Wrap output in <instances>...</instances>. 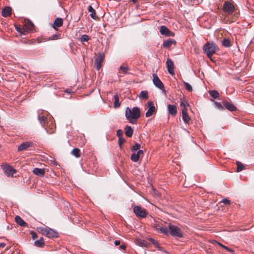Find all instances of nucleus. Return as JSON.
Masks as SVG:
<instances>
[{
  "instance_id": "nucleus-1",
  "label": "nucleus",
  "mask_w": 254,
  "mask_h": 254,
  "mask_svg": "<svg viewBox=\"0 0 254 254\" xmlns=\"http://www.w3.org/2000/svg\"><path fill=\"white\" fill-rule=\"evenodd\" d=\"M125 116L129 123L135 124L140 116V109L137 107H134L131 110L129 107H127Z\"/></svg>"
},
{
  "instance_id": "nucleus-2",
  "label": "nucleus",
  "mask_w": 254,
  "mask_h": 254,
  "mask_svg": "<svg viewBox=\"0 0 254 254\" xmlns=\"http://www.w3.org/2000/svg\"><path fill=\"white\" fill-rule=\"evenodd\" d=\"M204 53L207 56L212 60V56L219 50L218 46L214 42H207L203 47Z\"/></svg>"
},
{
  "instance_id": "nucleus-3",
  "label": "nucleus",
  "mask_w": 254,
  "mask_h": 254,
  "mask_svg": "<svg viewBox=\"0 0 254 254\" xmlns=\"http://www.w3.org/2000/svg\"><path fill=\"white\" fill-rule=\"evenodd\" d=\"M38 231L42 234L45 235L49 238L53 239L58 237V232L56 230L48 227H39L38 228Z\"/></svg>"
},
{
  "instance_id": "nucleus-4",
  "label": "nucleus",
  "mask_w": 254,
  "mask_h": 254,
  "mask_svg": "<svg viewBox=\"0 0 254 254\" xmlns=\"http://www.w3.org/2000/svg\"><path fill=\"white\" fill-rule=\"evenodd\" d=\"M169 235L174 237L182 238L183 235L180 228L171 224L168 225Z\"/></svg>"
},
{
  "instance_id": "nucleus-5",
  "label": "nucleus",
  "mask_w": 254,
  "mask_h": 254,
  "mask_svg": "<svg viewBox=\"0 0 254 254\" xmlns=\"http://www.w3.org/2000/svg\"><path fill=\"white\" fill-rule=\"evenodd\" d=\"M38 119L42 127L45 128L46 132L48 133H52L54 132L53 130L47 129L46 128V124L48 123V119L45 115L42 114V112H38Z\"/></svg>"
},
{
  "instance_id": "nucleus-6",
  "label": "nucleus",
  "mask_w": 254,
  "mask_h": 254,
  "mask_svg": "<svg viewBox=\"0 0 254 254\" xmlns=\"http://www.w3.org/2000/svg\"><path fill=\"white\" fill-rule=\"evenodd\" d=\"M235 9V7L233 4L229 1H226L223 4V11L228 14L231 15Z\"/></svg>"
},
{
  "instance_id": "nucleus-7",
  "label": "nucleus",
  "mask_w": 254,
  "mask_h": 254,
  "mask_svg": "<svg viewBox=\"0 0 254 254\" xmlns=\"http://www.w3.org/2000/svg\"><path fill=\"white\" fill-rule=\"evenodd\" d=\"M133 212L138 217L145 218L147 214L146 210L140 206H134L133 207Z\"/></svg>"
},
{
  "instance_id": "nucleus-8",
  "label": "nucleus",
  "mask_w": 254,
  "mask_h": 254,
  "mask_svg": "<svg viewBox=\"0 0 254 254\" xmlns=\"http://www.w3.org/2000/svg\"><path fill=\"white\" fill-rule=\"evenodd\" d=\"M105 58V55L103 53H99L95 60V65L96 69L99 70L101 66V63Z\"/></svg>"
},
{
  "instance_id": "nucleus-9",
  "label": "nucleus",
  "mask_w": 254,
  "mask_h": 254,
  "mask_svg": "<svg viewBox=\"0 0 254 254\" xmlns=\"http://www.w3.org/2000/svg\"><path fill=\"white\" fill-rule=\"evenodd\" d=\"M153 82L154 85L159 89H163L164 88V84L156 74H153Z\"/></svg>"
},
{
  "instance_id": "nucleus-10",
  "label": "nucleus",
  "mask_w": 254,
  "mask_h": 254,
  "mask_svg": "<svg viewBox=\"0 0 254 254\" xmlns=\"http://www.w3.org/2000/svg\"><path fill=\"white\" fill-rule=\"evenodd\" d=\"M148 109L145 113L146 117H150L155 112L156 108L154 105V103L152 101H149L147 103Z\"/></svg>"
},
{
  "instance_id": "nucleus-11",
  "label": "nucleus",
  "mask_w": 254,
  "mask_h": 254,
  "mask_svg": "<svg viewBox=\"0 0 254 254\" xmlns=\"http://www.w3.org/2000/svg\"><path fill=\"white\" fill-rule=\"evenodd\" d=\"M166 66L168 72L172 75L175 74L174 72V64L173 62L170 59L168 58L166 61Z\"/></svg>"
},
{
  "instance_id": "nucleus-12",
  "label": "nucleus",
  "mask_w": 254,
  "mask_h": 254,
  "mask_svg": "<svg viewBox=\"0 0 254 254\" xmlns=\"http://www.w3.org/2000/svg\"><path fill=\"white\" fill-rule=\"evenodd\" d=\"M143 153V151L142 150H139L136 153V152H133L131 155L130 159L132 161L136 162L138 161L140 155L142 154Z\"/></svg>"
},
{
  "instance_id": "nucleus-13",
  "label": "nucleus",
  "mask_w": 254,
  "mask_h": 254,
  "mask_svg": "<svg viewBox=\"0 0 254 254\" xmlns=\"http://www.w3.org/2000/svg\"><path fill=\"white\" fill-rule=\"evenodd\" d=\"M12 9L10 7L5 6L1 10V15L4 17L9 16L11 14Z\"/></svg>"
},
{
  "instance_id": "nucleus-14",
  "label": "nucleus",
  "mask_w": 254,
  "mask_h": 254,
  "mask_svg": "<svg viewBox=\"0 0 254 254\" xmlns=\"http://www.w3.org/2000/svg\"><path fill=\"white\" fill-rule=\"evenodd\" d=\"M154 227L157 230L159 231L160 233L166 235L167 236L169 235V230L167 229V228H165L160 226L157 224H155Z\"/></svg>"
},
{
  "instance_id": "nucleus-15",
  "label": "nucleus",
  "mask_w": 254,
  "mask_h": 254,
  "mask_svg": "<svg viewBox=\"0 0 254 254\" xmlns=\"http://www.w3.org/2000/svg\"><path fill=\"white\" fill-rule=\"evenodd\" d=\"M3 170L5 172V173L8 176H12L14 174V173H16V171L13 169L11 166H6L3 168Z\"/></svg>"
},
{
  "instance_id": "nucleus-16",
  "label": "nucleus",
  "mask_w": 254,
  "mask_h": 254,
  "mask_svg": "<svg viewBox=\"0 0 254 254\" xmlns=\"http://www.w3.org/2000/svg\"><path fill=\"white\" fill-rule=\"evenodd\" d=\"M160 32L162 35L167 36H172V32L165 26H161L160 28Z\"/></svg>"
},
{
  "instance_id": "nucleus-17",
  "label": "nucleus",
  "mask_w": 254,
  "mask_h": 254,
  "mask_svg": "<svg viewBox=\"0 0 254 254\" xmlns=\"http://www.w3.org/2000/svg\"><path fill=\"white\" fill-rule=\"evenodd\" d=\"M182 119L186 124H188L190 121V118L188 115L186 108L182 109Z\"/></svg>"
},
{
  "instance_id": "nucleus-18",
  "label": "nucleus",
  "mask_w": 254,
  "mask_h": 254,
  "mask_svg": "<svg viewBox=\"0 0 254 254\" xmlns=\"http://www.w3.org/2000/svg\"><path fill=\"white\" fill-rule=\"evenodd\" d=\"M167 109H168V112L170 114H171V115H172L173 116H175L176 115V114L177 113V111L176 106L175 105L169 104L167 106Z\"/></svg>"
},
{
  "instance_id": "nucleus-19",
  "label": "nucleus",
  "mask_w": 254,
  "mask_h": 254,
  "mask_svg": "<svg viewBox=\"0 0 254 254\" xmlns=\"http://www.w3.org/2000/svg\"><path fill=\"white\" fill-rule=\"evenodd\" d=\"M223 105L224 107L230 111H235L237 110V108L232 103L227 101H223Z\"/></svg>"
},
{
  "instance_id": "nucleus-20",
  "label": "nucleus",
  "mask_w": 254,
  "mask_h": 254,
  "mask_svg": "<svg viewBox=\"0 0 254 254\" xmlns=\"http://www.w3.org/2000/svg\"><path fill=\"white\" fill-rule=\"evenodd\" d=\"M31 144V143L29 142H23L18 147L17 150L18 151L25 150L30 146Z\"/></svg>"
},
{
  "instance_id": "nucleus-21",
  "label": "nucleus",
  "mask_w": 254,
  "mask_h": 254,
  "mask_svg": "<svg viewBox=\"0 0 254 254\" xmlns=\"http://www.w3.org/2000/svg\"><path fill=\"white\" fill-rule=\"evenodd\" d=\"M34 27V24L32 22L29 21L24 25V27L23 28V30L25 32H28L32 31Z\"/></svg>"
},
{
  "instance_id": "nucleus-22",
  "label": "nucleus",
  "mask_w": 254,
  "mask_h": 254,
  "mask_svg": "<svg viewBox=\"0 0 254 254\" xmlns=\"http://www.w3.org/2000/svg\"><path fill=\"white\" fill-rule=\"evenodd\" d=\"M33 173L37 176L43 177L45 175V171L44 169L35 168L33 170Z\"/></svg>"
},
{
  "instance_id": "nucleus-23",
  "label": "nucleus",
  "mask_w": 254,
  "mask_h": 254,
  "mask_svg": "<svg viewBox=\"0 0 254 254\" xmlns=\"http://www.w3.org/2000/svg\"><path fill=\"white\" fill-rule=\"evenodd\" d=\"M16 223L21 227H27V224L19 216L15 217Z\"/></svg>"
},
{
  "instance_id": "nucleus-24",
  "label": "nucleus",
  "mask_w": 254,
  "mask_h": 254,
  "mask_svg": "<svg viewBox=\"0 0 254 254\" xmlns=\"http://www.w3.org/2000/svg\"><path fill=\"white\" fill-rule=\"evenodd\" d=\"M176 41L172 39H168L164 41L163 43V46L165 48H169L172 45L175 44Z\"/></svg>"
},
{
  "instance_id": "nucleus-25",
  "label": "nucleus",
  "mask_w": 254,
  "mask_h": 254,
  "mask_svg": "<svg viewBox=\"0 0 254 254\" xmlns=\"http://www.w3.org/2000/svg\"><path fill=\"white\" fill-rule=\"evenodd\" d=\"M88 10L90 13V16L94 19H96V13L95 10L90 5L88 7Z\"/></svg>"
},
{
  "instance_id": "nucleus-26",
  "label": "nucleus",
  "mask_w": 254,
  "mask_h": 254,
  "mask_svg": "<svg viewBox=\"0 0 254 254\" xmlns=\"http://www.w3.org/2000/svg\"><path fill=\"white\" fill-rule=\"evenodd\" d=\"M126 135L128 137H130L132 135L133 129L129 126H126L125 128Z\"/></svg>"
},
{
  "instance_id": "nucleus-27",
  "label": "nucleus",
  "mask_w": 254,
  "mask_h": 254,
  "mask_svg": "<svg viewBox=\"0 0 254 254\" xmlns=\"http://www.w3.org/2000/svg\"><path fill=\"white\" fill-rule=\"evenodd\" d=\"M44 245L45 243L42 237L40 238V239L35 241L34 242V245L37 247L42 248L44 247Z\"/></svg>"
},
{
  "instance_id": "nucleus-28",
  "label": "nucleus",
  "mask_w": 254,
  "mask_h": 254,
  "mask_svg": "<svg viewBox=\"0 0 254 254\" xmlns=\"http://www.w3.org/2000/svg\"><path fill=\"white\" fill-rule=\"evenodd\" d=\"M63 24V19L61 18H56L54 21V28L61 27Z\"/></svg>"
},
{
  "instance_id": "nucleus-29",
  "label": "nucleus",
  "mask_w": 254,
  "mask_h": 254,
  "mask_svg": "<svg viewBox=\"0 0 254 254\" xmlns=\"http://www.w3.org/2000/svg\"><path fill=\"white\" fill-rule=\"evenodd\" d=\"M209 95L214 99H216L219 96V92L216 90H210Z\"/></svg>"
},
{
  "instance_id": "nucleus-30",
  "label": "nucleus",
  "mask_w": 254,
  "mask_h": 254,
  "mask_svg": "<svg viewBox=\"0 0 254 254\" xmlns=\"http://www.w3.org/2000/svg\"><path fill=\"white\" fill-rule=\"evenodd\" d=\"M58 37V36L57 35L55 34V35H53L52 36V37H50L49 38H43L41 39V40L40 41H39L38 42V43H41V42H46L47 41L55 40L56 39H57Z\"/></svg>"
},
{
  "instance_id": "nucleus-31",
  "label": "nucleus",
  "mask_w": 254,
  "mask_h": 254,
  "mask_svg": "<svg viewBox=\"0 0 254 254\" xmlns=\"http://www.w3.org/2000/svg\"><path fill=\"white\" fill-rule=\"evenodd\" d=\"M236 164L237 166V172H240L245 169V167L241 162H240L239 161H237Z\"/></svg>"
},
{
  "instance_id": "nucleus-32",
  "label": "nucleus",
  "mask_w": 254,
  "mask_h": 254,
  "mask_svg": "<svg viewBox=\"0 0 254 254\" xmlns=\"http://www.w3.org/2000/svg\"><path fill=\"white\" fill-rule=\"evenodd\" d=\"M149 241L157 249L160 250H162V248L160 246L159 243L153 238H149Z\"/></svg>"
},
{
  "instance_id": "nucleus-33",
  "label": "nucleus",
  "mask_w": 254,
  "mask_h": 254,
  "mask_svg": "<svg viewBox=\"0 0 254 254\" xmlns=\"http://www.w3.org/2000/svg\"><path fill=\"white\" fill-rule=\"evenodd\" d=\"M71 154L75 157L79 158L80 156V150L77 148H75L72 150Z\"/></svg>"
},
{
  "instance_id": "nucleus-34",
  "label": "nucleus",
  "mask_w": 254,
  "mask_h": 254,
  "mask_svg": "<svg viewBox=\"0 0 254 254\" xmlns=\"http://www.w3.org/2000/svg\"><path fill=\"white\" fill-rule=\"evenodd\" d=\"M222 45L225 47H230L231 45V41L229 39H224L222 41Z\"/></svg>"
},
{
  "instance_id": "nucleus-35",
  "label": "nucleus",
  "mask_w": 254,
  "mask_h": 254,
  "mask_svg": "<svg viewBox=\"0 0 254 254\" xmlns=\"http://www.w3.org/2000/svg\"><path fill=\"white\" fill-rule=\"evenodd\" d=\"M115 101H114V107L117 108L120 106V103L119 102V98L118 95H115L114 96Z\"/></svg>"
},
{
  "instance_id": "nucleus-36",
  "label": "nucleus",
  "mask_w": 254,
  "mask_h": 254,
  "mask_svg": "<svg viewBox=\"0 0 254 254\" xmlns=\"http://www.w3.org/2000/svg\"><path fill=\"white\" fill-rule=\"evenodd\" d=\"M139 97L142 99H147L148 98V92L147 91H141Z\"/></svg>"
},
{
  "instance_id": "nucleus-37",
  "label": "nucleus",
  "mask_w": 254,
  "mask_h": 254,
  "mask_svg": "<svg viewBox=\"0 0 254 254\" xmlns=\"http://www.w3.org/2000/svg\"><path fill=\"white\" fill-rule=\"evenodd\" d=\"M140 145L138 143H135L134 145H133L131 148V151L133 152H136L137 150H140Z\"/></svg>"
},
{
  "instance_id": "nucleus-38",
  "label": "nucleus",
  "mask_w": 254,
  "mask_h": 254,
  "mask_svg": "<svg viewBox=\"0 0 254 254\" xmlns=\"http://www.w3.org/2000/svg\"><path fill=\"white\" fill-rule=\"evenodd\" d=\"M120 70H122L123 73L126 74L128 70V66L127 65H122L120 66Z\"/></svg>"
},
{
  "instance_id": "nucleus-39",
  "label": "nucleus",
  "mask_w": 254,
  "mask_h": 254,
  "mask_svg": "<svg viewBox=\"0 0 254 254\" xmlns=\"http://www.w3.org/2000/svg\"><path fill=\"white\" fill-rule=\"evenodd\" d=\"M184 85L185 86V88L189 92H191L192 90V88L190 84L189 83L184 81Z\"/></svg>"
},
{
  "instance_id": "nucleus-40",
  "label": "nucleus",
  "mask_w": 254,
  "mask_h": 254,
  "mask_svg": "<svg viewBox=\"0 0 254 254\" xmlns=\"http://www.w3.org/2000/svg\"><path fill=\"white\" fill-rule=\"evenodd\" d=\"M89 40V36L87 35H83L80 38V41L81 42H87Z\"/></svg>"
},
{
  "instance_id": "nucleus-41",
  "label": "nucleus",
  "mask_w": 254,
  "mask_h": 254,
  "mask_svg": "<svg viewBox=\"0 0 254 254\" xmlns=\"http://www.w3.org/2000/svg\"><path fill=\"white\" fill-rule=\"evenodd\" d=\"M214 105L216 108L220 110H222L224 109L223 106L221 105V104L217 101L214 102Z\"/></svg>"
},
{
  "instance_id": "nucleus-42",
  "label": "nucleus",
  "mask_w": 254,
  "mask_h": 254,
  "mask_svg": "<svg viewBox=\"0 0 254 254\" xmlns=\"http://www.w3.org/2000/svg\"><path fill=\"white\" fill-rule=\"evenodd\" d=\"M138 242L141 246H143V247H147L148 246V243H147V242H146V241H145L144 240H139L138 241Z\"/></svg>"
},
{
  "instance_id": "nucleus-43",
  "label": "nucleus",
  "mask_w": 254,
  "mask_h": 254,
  "mask_svg": "<svg viewBox=\"0 0 254 254\" xmlns=\"http://www.w3.org/2000/svg\"><path fill=\"white\" fill-rule=\"evenodd\" d=\"M126 140L123 137L119 138V145L120 147L121 148L122 144L125 142Z\"/></svg>"
},
{
  "instance_id": "nucleus-44",
  "label": "nucleus",
  "mask_w": 254,
  "mask_h": 254,
  "mask_svg": "<svg viewBox=\"0 0 254 254\" xmlns=\"http://www.w3.org/2000/svg\"><path fill=\"white\" fill-rule=\"evenodd\" d=\"M221 202L225 205H229L231 204L230 201L227 198H224Z\"/></svg>"
},
{
  "instance_id": "nucleus-45",
  "label": "nucleus",
  "mask_w": 254,
  "mask_h": 254,
  "mask_svg": "<svg viewBox=\"0 0 254 254\" xmlns=\"http://www.w3.org/2000/svg\"><path fill=\"white\" fill-rule=\"evenodd\" d=\"M123 131L121 129H118L117 131V135L119 137V138L123 137Z\"/></svg>"
},
{
  "instance_id": "nucleus-46",
  "label": "nucleus",
  "mask_w": 254,
  "mask_h": 254,
  "mask_svg": "<svg viewBox=\"0 0 254 254\" xmlns=\"http://www.w3.org/2000/svg\"><path fill=\"white\" fill-rule=\"evenodd\" d=\"M30 233V234L31 235V237L33 239H35L38 238V236L35 232L31 231Z\"/></svg>"
},
{
  "instance_id": "nucleus-47",
  "label": "nucleus",
  "mask_w": 254,
  "mask_h": 254,
  "mask_svg": "<svg viewBox=\"0 0 254 254\" xmlns=\"http://www.w3.org/2000/svg\"><path fill=\"white\" fill-rule=\"evenodd\" d=\"M15 28L17 31L21 33V34H24L25 32L23 31V28L22 29L18 26H16Z\"/></svg>"
},
{
  "instance_id": "nucleus-48",
  "label": "nucleus",
  "mask_w": 254,
  "mask_h": 254,
  "mask_svg": "<svg viewBox=\"0 0 254 254\" xmlns=\"http://www.w3.org/2000/svg\"><path fill=\"white\" fill-rule=\"evenodd\" d=\"M187 102H186V103H185V102H182L181 103L180 106H181V107H182L183 108H186V104H187Z\"/></svg>"
},
{
  "instance_id": "nucleus-49",
  "label": "nucleus",
  "mask_w": 254,
  "mask_h": 254,
  "mask_svg": "<svg viewBox=\"0 0 254 254\" xmlns=\"http://www.w3.org/2000/svg\"><path fill=\"white\" fill-rule=\"evenodd\" d=\"M120 244V241H118V240H116L114 241V244L116 245V246H118Z\"/></svg>"
},
{
  "instance_id": "nucleus-50",
  "label": "nucleus",
  "mask_w": 254,
  "mask_h": 254,
  "mask_svg": "<svg viewBox=\"0 0 254 254\" xmlns=\"http://www.w3.org/2000/svg\"><path fill=\"white\" fill-rule=\"evenodd\" d=\"M121 249L125 250L126 246L125 245H122L120 246Z\"/></svg>"
},
{
  "instance_id": "nucleus-51",
  "label": "nucleus",
  "mask_w": 254,
  "mask_h": 254,
  "mask_svg": "<svg viewBox=\"0 0 254 254\" xmlns=\"http://www.w3.org/2000/svg\"><path fill=\"white\" fill-rule=\"evenodd\" d=\"M5 246V244L4 243H0V248H4Z\"/></svg>"
},
{
  "instance_id": "nucleus-52",
  "label": "nucleus",
  "mask_w": 254,
  "mask_h": 254,
  "mask_svg": "<svg viewBox=\"0 0 254 254\" xmlns=\"http://www.w3.org/2000/svg\"><path fill=\"white\" fill-rule=\"evenodd\" d=\"M131 1H132L134 3H136L137 2V0H130Z\"/></svg>"
}]
</instances>
